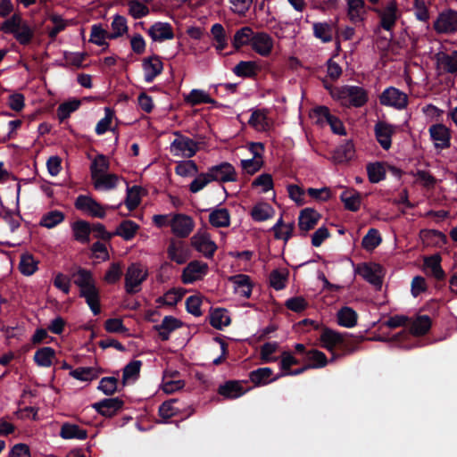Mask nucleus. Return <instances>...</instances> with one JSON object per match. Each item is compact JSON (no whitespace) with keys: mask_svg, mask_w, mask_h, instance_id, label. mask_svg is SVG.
<instances>
[{"mask_svg":"<svg viewBox=\"0 0 457 457\" xmlns=\"http://www.w3.org/2000/svg\"><path fill=\"white\" fill-rule=\"evenodd\" d=\"M333 98L340 101L346 107H361L368 101V95L363 87H326Z\"/></svg>","mask_w":457,"mask_h":457,"instance_id":"f257e3e1","label":"nucleus"},{"mask_svg":"<svg viewBox=\"0 0 457 457\" xmlns=\"http://www.w3.org/2000/svg\"><path fill=\"white\" fill-rule=\"evenodd\" d=\"M74 206L78 211L93 218L104 219L106 215L105 207L87 195H78Z\"/></svg>","mask_w":457,"mask_h":457,"instance_id":"f03ea898","label":"nucleus"},{"mask_svg":"<svg viewBox=\"0 0 457 457\" xmlns=\"http://www.w3.org/2000/svg\"><path fill=\"white\" fill-rule=\"evenodd\" d=\"M147 273H143L139 264L131 263L125 274V289L129 295L139 291L140 285L146 279Z\"/></svg>","mask_w":457,"mask_h":457,"instance_id":"7ed1b4c3","label":"nucleus"},{"mask_svg":"<svg viewBox=\"0 0 457 457\" xmlns=\"http://www.w3.org/2000/svg\"><path fill=\"white\" fill-rule=\"evenodd\" d=\"M208 264L197 260L190 262L182 271L181 280L188 285L200 280L208 272Z\"/></svg>","mask_w":457,"mask_h":457,"instance_id":"20e7f679","label":"nucleus"},{"mask_svg":"<svg viewBox=\"0 0 457 457\" xmlns=\"http://www.w3.org/2000/svg\"><path fill=\"white\" fill-rule=\"evenodd\" d=\"M207 172L212 181L224 183L237 180V172L234 166L227 162L210 167Z\"/></svg>","mask_w":457,"mask_h":457,"instance_id":"39448f33","label":"nucleus"},{"mask_svg":"<svg viewBox=\"0 0 457 457\" xmlns=\"http://www.w3.org/2000/svg\"><path fill=\"white\" fill-rule=\"evenodd\" d=\"M380 104L386 106H393L396 109H403L407 106L408 96L397 87H386L380 96Z\"/></svg>","mask_w":457,"mask_h":457,"instance_id":"423d86ee","label":"nucleus"},{"mask_svg":"<svg viewBox=\"0 0 457 457\" xmlns=\"http://www.w3.org/2000/svg\"><path fill=\"white\" fill-rule=\"evenodd\" d=\"M191 245L204 257L211 259L217 250V245L213 242L210 235L206 232H197L191 237Z\"/></svg>","mask_w":457,"mask_h":457,"instance_id":"0eeeda50","label":"nucleus"},{"mask_svg":"<svg viewBox=\"0 0 457 457\" xmlns=\"http://www.w3.org/2000/svg\"><path fill=\"white\" fill-rule=\"evenodd\" d=\"M430 138L435 142V147L446 149L451 146V131L443 123L433 124L428 129Z\"/></svg>","mask_w":457,"mask_h":457,"instance_id":"6e6552de","label":"nucleus"},{"mask_svg":"<svg viewBox=\"0 0 457 457\" xmlns=\"http://www.w3.org/2000/svg\"><path fill=\"white\" fill-rule=\"evenodd\" d=\"M321 218V215L312 208L303 209L298 216V227L301 235L305 237L307 233L313 229Z\"/></svg>","mask_w":457,"mask_h":457,"instance_id":"1a4fd4ad","label":"nucleus"},{"mask_svg":"<svg viewBox=\"0 0 457 457\" xmlns=\"http://www.w3.org/2000/svg\"><path fill=\"white\" fill-rule=\"evenodd\" d=\"M124 405V402L118 398H104L97 403H94L92 407L99 413L100 415L112 418L117 414V412L122 409Z\"/></svg>","mask_w":457,"mask_h":457,"instance_id":"9d476101","label":"nucleus"},{"mask_svg":"<svg viewBox=\"0 0 457 457\" xmlns=\"http://www.w3.org/2000/svg\"><path fill=\"white\" fill-rule=\"evenodd\" d=\"M381 269L379 264L363 262L358 265L355 272L370 284L380 287L382 285V278L379 275Z\"/></svg>","mask_w":457,"mask_h":457,"instance_id":"9b49d317","label":"nucleus"},{"mask_svg":"<svg viewBox=\"0 0 457 457\" xmlns=\"http://www.w3.org/2000/svg\"><path fill=\"white\" fill-rule=\"evenodd\" d=\"M73 283L79 287V294L85 292H91L96 289L93 274L90 270L79 267L78 270L71 275Z\"/></svg>","mask_w":457,"mask_h":457,"instance_id":"f8f14e48","label":"nucleus"},{"mask_svg":"<svg viewBox=\"0 0 457 457\" xmlns=\"http://www.w3.org/2000/svg\"><path fill=\"white\" fill-rule=\"evenodd\" d=\"M375 137L384 150H388L392 145V136L395 132V126L385 121H378L374 127Z\"/></svg>","mask_w":457,"mask_h":457,"instance_id":"ddd939ff","label":"nucleus"},{"mask_svg":"<svg viewBox=\"0 0 457 457\" xmlns=\"http://www.w3.org/2000/svg\"><path fill=\"white\" fill-rule=\"evenodd\" d=\"M194 220L186 214H177L171 222V230L179 237L185 238L194 228Z\"/></svg>","mask_w":457,"mask_h":457,"instance_id":"4468645a","label":"nucleus"},{"mask_svg":"<svg viewBox=\"0 0 457 457\" xmlns=\"http://www.w3.org/2000/svg\"><path fill=\"white\" fill-rule=\"evenodd\" d=\"M434 28L439 33L457 30V12L449 10L441 13L436 21Z\"/></svg>","mask_w":457,"mask_h":457,"instance_id":"2eb2a0df","label":"nucleus"},{"mask_svg":"<svg viewBox=\"0 0 457 457\" xmlns=\"http://www.w3.org/2000/svg\"><path fill=\"white\" fill-rule=\"evenodd\" d=\"M182 326L183 322L180 320L169 315L162 319L161 324L154 326V330L158 332L162 341H168L170 334Z\"/></svg>","mask_w":457,"mask_h":457,"instance_id":"dca6fc26","label":"nucleus"},{"mask_svg":"<svg viewBox=\"0 0 457 457\" xmlns=\"http://www.w3.org/2000/svg\"><path fill=\"white\" fill-rule=\"evenodd\" d=\"M380 18V25L386 30L392 29L397 20V4L395 0L391 1L384 10L374 9Z\"/></svg>","mask_w":457,"mask_h":457,"instance_id":"f3484780","label":"nucleus"},{"mask_svg":"<svg viewBox=\"0 0 457 457\" xmlns=\"http://www.w3.org/2000/svg\"><path fill=\"white\" fill-rule=\"evenodd\" d=\"M251 46L257 54L268 56L272 51L273 40L269 34L258 32L254 34Z\"/></svg>","mask_w":457,"mask_h":457,"instance_id":"a211bd4d","label":"nucleus"},{"mask_svg":"<svg viewBox=\"0 0 457 457\" xmlns=\"http://www.w3.org/2000/svg\"><path fill=\"white\" fill-rule=\"evenodd\" d=\"M171 149L180 152L187 158H191L198 151V146L193 139L180 135L171 143Z\"/></svg>","mask_w":457,"mask_h":457,"instance_id":"6ab92c4d","label":"nucleus"},{"mask_svg":"<svg viewBox=\"0 0 457 457\" xmlns=\"http://www.w3.org/2000/svg\"><path fill=\"white\" fill-rule=\"evenodd\" d=\"M272 375V369L269 367L258 368L249 373V379L255 386H261L274 382L282 377V375L278 374L271 378Z\"/></svg>","mask_w":457,"mask_h":457,"instance_id":"aec40b11","label":"nucleus"},{"mask_svg":"<svg viewBox=\"0 0 457 457\" xmlns=\"http://www.w3.org/2000/svg\"><path fill=\"white\" fill-rule=\"evenodd\" d=\"M344 336H347V333H339L329 328H325L320 334V341L322 346L328 351L334 353L336 346H339L340 343H343Z\"/></svg>","mask_w":457,"mask_h":457,"instance_id":"412c9836","label":"nucleus"},{"mask_svg":"<svg viewBox=\"0 0 457 457\" xmlns=\"http://www.w3.org/2000/svg\"><path fill=\"white\" fill-rule=\"evenodd\" d=\"M247 392L242 386L241 381L228 380L220 385L218 388V393L228 399H236L244 395Z\"/></svg>","mask_w":457,"mask_h":457,"instance_id":"4be33fe9","label":"nucleus"},{"mask_svg":"<svg viewBox=\"0 0 457 457\" xmlns=\"http://www.w3.org/2000/svg\"><path fill=\"white\" fill-rule=\"evenodd\" d=\"M71 229L76 241L83 245L89 244L92 228L88 221L78 220L71 224Z\"/></svg>","mask_w":457,"mask_h":457,"instance_id":"5701e85b","label":"nucleus"},{"mask_svg":"<svg viewBox=\"0 0 457 457\" xmlns=\"http://www.w3.org/2000/svg\"><path fill=\"white\" fill-rule=\"evenodd\" d=\"M178 403H179V400L177 398H172L164 401L159 406L158 413L159 416L163 420V422H168V420L172 417L182 415L183 409L181 407H177Z\"/></svg>","mask_w":457,"mask_h":457,"instance_id":"b1692460","label":"nucleus"},{"mask_svg":"<svg viewBox=\"0 0 457 457\" xmlns=\"http://www.w3.org/2000/svg\"><path fill=\"white\" fill-rule=\"evenodd\" d=\"M60 436L63 439L85 440L87 438V431L77 424L65 422L61 427Z\"/></svg>","mask_w":457,"mask_h":457,"instance_id":"393cba45","label":"nucleus"},{"mask_svg":"<svg viewBox=\"0 0 457 457\" xmlns=\"http://www.w3.org/2000/svg\"><path fill=\"white\" fill-rule=\"evenodd\" d=\"M344 206L350 212H357L361 206V196L355 189H345L340 195Z\"/></svg>","mask_w":457,"mask_h":457,"instance_id":"a878e982","label":"nucleus"},{"mask_svg":"<svg viewBox=\"0 0 457 457\" xmlns=\"http://www.w3.org/2000/svg\"><path fill=\"white\" fill-rule=\"evenodd\" d=\"M148 34L154 41L171 39L174 37V33L170 25L162 22H158L153 25L149 29Z\"/></svg>","mask_w":457,"mask_h":457,"instance_id":"bb28decb","label":"nucleus"},{"mask_svg":"<svg viewBox=\"0 0 457 457\" xmlns=\"http://www.w3.org/2000/svg\"><path fill=\"white\" fill-rule=\"evenodd\" d=\"M235 285V289L244 297L249 298L252 294L253 284L248 275L238 274L229 278Z\"/></svg>","mask_w":457,"mask_h":457,"instance_id":"cd10ccee","label":"nucleus"},{"mask_svg":"<svg viewBox=\"0 0 457 457\" xmlns=\"http://www.w3.org/2000/svg\"><path fill=\"white\" fill-rule=\"evenodd\" d=\"M81 105V100L78 98H70L62 103L57 110L56 114L60 123L66 120L72 112H76Z\"/></svg>","mask_w":457,"mask_h":457,"instance_id":"c85d7f7f","label":"nucleus"},{"mask_svg":"<svg viewBox=\"0 0 457 457\" xmlns=\"http://www.w3.org/2000/svg\"><path fill=\"white\" fill-rule=\"evenodd\" d=\"M139 229V225L131 220H122L114 231V236H119L126 241L133 239Z\"/></svg>","mask_w":457,"mask_h":457,"instance_id":"c756f323","label":"nucleus"},{"mask_svg":"<svg viewBox=\"0 0 457 457\" xmlns=\"http://www.w3.org/2000/svg\"><path fill=\"white\" fill-rule=\"evenodd\" d=\"M231 319L224 308H216L210 313V324L216 329L221 330L230 325Z\"/></svg>","mask_w":457,"mask_h":457,"instance_id":"7c9ffc66","label":"nucleus"},{"mask_svg":"<svg viewBox=\"0 0 457 457\" xmlns=\"http://www.w3.org/2000/svg\"><path fill=\"white\" fill-rule=\"evenodd\" d=\"M338 325L345 328H353L357 324L358 314L351 307H342L337 314Z\"/></svg>","mask_w":457,"mask_h":457,"instance_id":"2f4dec72","label":"nucleus"},{"mask_svg":"<svg viewBox=\"0 0 457 457\" xmlns=\"http://www.w3.org/2000/svg\"><path fill=\"white\" fill-rule=\"evenodd\" d=\"M209 222L215 228H227L230 225V214L227 208L213 210L209 215Z\"/></svg>","mask_w":457,"mask_h":457,"instance_id":"473e14b6","label":"nucleus"},{"mask_svg":"<svg viewBox=\"0 0 457 457\" xmlns=\"http://www.w3.org/2000/svg\"><path fill=\"white\" fill-rule=\"evenodd\" d=\"M55 357V351L50 346H44L37 349L34 354V361L40 367L48 368L52 366Z\"/></svg>","mask_w":457,"mask_h":457,"instance_id":"72a5a7b5","label":"nucleus"},{"mask_svg":"<svg viewBox=\"0 0 457 457\" xmlns=\"http://www.w3.org/2000/svg\"><path fill=\"white\" fill-rule=\"evenodd\" d=\"M432 325V320L428 315H419L416 320H414L410 327V332L413 336H424L426 335Z\"/></svg>","mask_w":457,"mask_h":457,"instance_id":"f704fd0d","label":"nucleus"},{"mask_svg":"<svg viewBox=\"0 0 457 457\" xmlns=\"http://www.w3.org/2000/svg\"><path fill=\"white\" fill-rule=\"evenodd\" d=\"M102 372L103 370H97L94 367H79L75 370H71L70 375L80 381H92L97 378Z\"/></svg>","mask_w":457,"mask_h":457,"instance_id":"c9c22d12","label":"nucleus"},{"mask_svg":"<svg viewBox=\"0 0 457 457\" xmlns=\"http://www.w3.org/2000/svg\"><path fill=\"white\" fill-rule=\"evenodd\" d=\"M142 361L133 360L129 361L124 368L122 373L121 387L124 388L129 379L136 380L139 377Z\"/></svg>","mask_w":457,"mask_h":457,"instance_id":"e433bc0d","label":"nucleus"},{"mask_svg":"<svg viewBox=\"0 0 457 457\" xmlns=\"http://www.w3.org/2000/svg\"><path fill=\"white\" fill-rule=\"evenodd\" d=\"M65 220V214L59 210H52L45 213L39 221L41 227L54 228Z\"/></svg>","mask_w":457,"mask_h":457,"instance_id":"4c0bfd02","label":"nucleus"},{"mask_svg":"<svg viewBox=\"0 0 457 457\" xmlns=\"http://www.w3.org/2000/svg\"><path fill=\"white\" fill-rule=\"evenodd\" d=\"M38 262L29 253H22L19 263V270L24 276H31L37 270Z\"/></svg>","mask_w":457,"mask_h":457,"instance_id":"58836bf2","label":"nucleus"},{"mask_svg":"<svg viewBox=\"0 0 457 457\" xmlns=\"http://www.w3.org/2000/svg\"><path fill=\"white\" fill-rule=\"evenodd\" d=\"M442 258L439 254H433L426 257L424 264L427 268L430 269L431 274L437 280H443L445 278V273L441 267Z\"/></svg>","mask_w":457,"mask_h":457,"instance_id":"ea45409f","label":"nucleus"},{"mask_svg":"<svg viewBox=\"0 0 457 457\" xmlns=\"http://www.w3.org/2000/svg\"><path fill=\"white\" fill-rule=\"evenodd\" d=\"M273 208L266 203L256 204L252 211L251 217L254 221H264L270 219L273 215Z\"/></svg>","mask_w":457,"mask_h":457,"instance_id":"a19ab883","label":"nucleus"},{"mask_svg":"<svg viewBox=\"0 0 457 457\" xmlns=\"http://www.w3.org/2000/svg\"><path fill=\"white\" fill-rule=\"evenodd\" d=\"M185 103L191 105H198L201 104L214 103V100L204 91L194 88L184 97Z\"/></svg>","mask_w":457,"mask_h":457,"instance_id":"79ce46f5","label":"nucleus"},{"mask_svg":"<svg viewBox=\"0 0 457 457\" xmlns=\"http://www.w3.org/2000/svg\"><path fill=\"white\" fill-rule=\"evenodd\" d=\"M366 170L370 183H378L386 179V169L382 162H370Z\"/></svg>","mask_w":457,"mask_h":457,"instance_id":"37998d69","label":"nucleus"},{"mask_svg":"<svg viewBox=\"0 0 457 457\" xmlns=\"http://www.w3.org/2000/svg\"><path fill=\"white\" fill-rule=\"evenodd\" d=\"M382 242V237L379 234V231L377 228H370L367 234L362 237L361 246L366 251H373L376 249Z\"/></svg>","mask_w":457,"mask_h":457,"instance_id":"c03bdc74","label":"nucleus"},{"mask_svg":"<svg viewBox=\"0 0 457 457\" xmlns=\"http://www.w3.org/2000/svg\"><path fill=\"white\" fill-rule=\"evenodd\" d=\"M306 360L310 369H320L325 367L328 361L326 354L317 349H312L306 353Z\"/></svg>","mask_w":457,"mask_h":457,"instance_id":"a18cd8bd","label":"nucleus"},{"mask_svg":"<svg viewBox=\"0 0 457 457\" xmlns=\"http://www.w3.org/2000/svg\"><path fill=\"white\" fill-rule=\"evenodd\" d=\"M254 36V33L250 27H244L237 30L236 34L234 35L233 38V46L238 50L243 46H245L247 44H252L253 37Z\"/></svg>","mask_w":457,"mask_h":457,"instance_id":"49530a36","label":"nucleus"},{"mask_svg":"<svg viewBox=\"0 0 457 457\" xmlns=\"http://www.w3.org/2000/svg\"><path fill=\"white\" fill-rule=\"evenodd\" d=\"M289 272L287 270L281 271L278 269L273 270L270 274V286L277 291L282 290L287 287Z\"/></svg>","mask_w":457,"mask_h":457,"instance_id":"de8ad7c7","label":"nucleus"},{"mask_svg":"<svg viewBox=\"0 0 457 457\" xmlns=\"http://www.w3.org/2000/svg\"><path fill=\"white\" fill-rule=\"evenodd\" d=\"M119 385V380L115 377H104L101 378L97 389L105 395L111 396L123 389L122 387L120 388Z\"/></svg>","mask_w":457,"mask_h":457,"instance_id":"09e8293b","label":"nucleus"},{"mask_svg":"<svg viewBox=\"0 0 457 457\" xmlns=\"http://www.w3.org/2000/svg\"><path fill=\"white\" fill-rule=\"evenodd\" d=\"M96 189H113L117 186L119 176L116 174H103L97 178L92 179Z\"/></svg>","mask_w":457,"mask_h":457,"instance_id":"8fccbe9b","label":"nucleus"},{"mask_svg":"<svg viewBox=\"0 0 457 457\" xmlns=\"http://www.w3.org/2000/svg\"><path fill=\"white\" fill-rule=\"evenodd\" d=\"M1 206L3 209V214L0 213V217H2L3 220L9 225L11 231L14 232L20 228V220L22 219L20 213V210L17 209L16 212H13L9 208L4 207L2 204Z\"/></svg>","mask_w":457,"mask_h":457,"instance_id":"3c124183","label":"nucleus"},{"mask_svg":"<svg viewBox=\"0 0 457 457\" xmlns=\"http://www.w3.org/2000/svg\"><path fill=\"white\" fill-rule=\"evenodd\" d=\"M109 167L110 163L107 157L104 154H98L90 165L91 178L95 179L105 174Z\"/></svg>","mask_w":457,"mask_h":457,"instance_id":"603ef678","label":"nucleus"},{"mask_svg":"<svg viewBox=\"0 0 457 457\" xmlns=\"http://www.w3.org/2000/svg\"><path fill=\"white\" fill-rule=\"evenodd\" d=\"M436 56L438 65L445 71L448 72L457 71V53L449 55L440 52Z\"/></svg>","mask_w":457,"mask_h":457,"instance_id":"864d4df0","label":"nucleus"},{"mask_svg":"<svg viewBox=\"0 0 457 457\" xmlns=\"http://www.w3.org/2000/svg\"><path fill=\"white\" fill-rule=\"evenodd\" d=\"M79 296L85 298L86 303L94 315H98L101 312L100 294L98 288L91 292L83 291L82 294H79Z\"/></svg>","mask_w":457,"mask_h":457,"instance_id":"5fc2aeb1","label":"nucleus"},{"mask_svg":"<svg viewBox=\"0 0 457 457\" xmlns=\"http://www.w3.org/2000/svg\"><path fill=\"white\" fill-rule=\"evenodd\" d=\"M142 187L139 186H133L127 187V195L125 199V205L129 211H134L138 207L141 203L140 191Z\"/></svg>","mask_w":457,"mask_h":457,"instance_id":"6e6d98bb","label":"nucleus"},{"mask_svg":"<svg viewBox=\"0 0 457 457\" xmlns=\"http://www.w3.org/2000/svg\"><path fill=\"white\" fill-rule=\"evenodd\" d=\"M354 153V145L351 140H348L337 149L335 157L339 162H347L353 159Z\"/></svg>","mask_w":457,"mask_h":457,"instance_id":"4d7b16f0","label":"nucleus"},{"mask_svg":"<svg viewBox=\"0 0 457 457\" xmlns=\"http://www.w3.org/2000/svg\"><path fill=\"white\" fill-rule=\"evenodd\" d=\"M175 172L181 177L196 175L198 173V166L195 161H183L177 164Z\"/></svg>","mask_w":457,"mask_h":457,"instance_id":"13d9d810","label":"nucleus"},{"mask_svg":"<svg viewBox=\"0 0 457 457\" xmlns=\"http://www.w3.org/2000/svg\"><path fill=\"white\" fill-rule=\"evenodd\" d=\"M184 296V291L171 288L163 296H160L157 302L168 306H175Z\"/></svg>","mask_w":457,"mask_h":457,"instance_id":"bf43d9fd","label":"nucleus"},{"mask_svg":"<svg viewBox=\"0 0 457 457\" xmlns=\"http://www.w3.org/2000/svg\"><path fill=\"white\" fill-rule=\"evenodd\" d=\"M348 16L351 21L362 20L361 15L364 13L365 3L363 0H348Z\"/></svg>","mask_w":457,"mask_h":457,"instance_id":"052dcab7","label":"nucleus"},{"mask_svg":"<svg viewBox=\"0 0 457 457\" xmlns=\"http://www.w3.org/2000/svg\"><path fill=\"white\" fill-rule=\"evenodd\" d=\"M112 32L108 35V38H116L127 33L128 26L124 17L116 15L112 23Z\"/></svg>","mask_w":457,"mask_h":457,"instance_id":"680f3d73","label":"nucleus"},{"mask_svg":"<svg viewBox=\"0 0 457 457\" xmlns=\"http://www.w3.org/2000/svg\"><path fill=\"white\" fill-rule=\"evenodd\" d=\"M258 66L255 62H240L234 69L237 75L253 77L256 74Z\"/></svg>","mask_w":457,"mask_h":457,"instance_id":"e2e57ef3","label":"nucleus"},{"mask_svg":"<svg viewBox=\"0 0 457 457\" xmlns=\"http://www.w3.org/2000/svg\"><path fill=\"white\" fill-rule=\"evenodd\" d=\"M278 344L277 342H267L261 347V359L264 363L278 361V357H271V354L277 352Z\"/></svg>","mask_w":457,"mask_h":457,"instance_id":"0e129e2a","label":"nucleus"},{"mask_svg":"<svg viewBox=\"0 0 457 457\" xmlns=\"http://www.w3.org/2000/svg\"><path fill=\"white\" fill-rule=\"evenodd\" d=\"M308 302L303 296L288 298L285 303V306L288 310L297 313L305 311L308 308Z\"/></svg>","mask_w":457,"mask_h":457,"instance_id":"69168bd1","label":"nucleus"},{"mask_svg":"<svg viewBox=\"0 0 457 457\" xmlns=\"http://www.w3.org/2000/svg\"><path fill=\"white\" fill-rule=\"evenodd\" d=\"M212 180L208 172H202L196 174L195 179L189 184V190L191 193H197L204 189Z\"/></svg>","mask_w":457,"mask_h":457,"instance_id":"338daca9","label":"nucleus"},{"mask_svg":"<svg viewBox=\"0 0 457 457\" xmlns=\"http://www.w3.org/2000/svg\"><path fill=\"white\" fill-rule=\"evenodd\" d=\"M122 276L121 265L120 262H112L104 275V281L108 284L117 283Z\"/></svg>","mask_w":457,"mask_h":457,"instance_id":"774afa93","label":"nucleus"}]
</instances>
